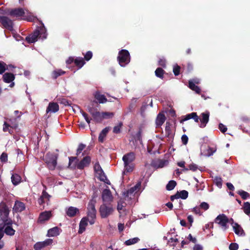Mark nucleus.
<instances>
[{
  "mask_svg": "<svg viewBox=\"0 0 250 250\" xmlns=\"http://www.w3.org/2000/svg\"><path fill=\"white\" fill-rule=\"evenodd\" d=\"M200 116L201 118H200L196 112H192L182 116L180 123L183 124L184 122L191 119H193L196 123H198L200 120L201 122L200 127L204 128L206 126L209 121V113L208 112H203L201 113Z\"/></svg>",
  "mask_w": 250,
  "mask_h": 250,
  "instance_id": "nucleus-1",
  "label": "nucleus"
},
{
  "mask_svg": "<svg viewBox=\"0 0 250 250\" xmlns=\"http://www.w3.org/2000/svg\"><path fill=\"white\" fill-rule=\"evenodd\" d=\"M47 35L46 28L42 23V26L37 27L33 33L26 37L25 40L29 43H34L37 41L38 38L45 39Z\"/></svg>",
  "mask_w": 250,
  "mask_h": 250,
  "instance_id": "nucleus-2",
  "label": "nucleus"
},
{
  "mask_svg": "<svg viewBox=\"0 0 250 250\" xmlns=\"http://www.w3.org/2000/svg\"><path fill=\"white\" fill-rule=\"evenodd\" d=\"M135 159V154L130 152L125 154L123 157V161L124 165V173L132 172L134 168V164L133 163Z\"/></svg>",
  "mask_w": 250,
  "mask_h": 250,
  "instance_id": "nucleus-3",
  "label": "nucleus"
},
{
  "mask_svg": "<svg viewBox=\"0 0 250 250\" xmlns=\"http://www.w3.org/2000/svg\"><path fill=\"white\" fill-rule=\"evenodd\" d=\"M58 157L57 154L51 152L46 153L43 160L49 169L53 170L55 169L57 164Z\"/></svg>",
  "mask_w": 250,
  "mask_h": 250,
  "instance_id": "nucleus-4",
  "label": "nucleus"
},
{
  "mask_svg": "<svg viewBox=\"0 0 250 250\" xmlns=\"http://www.w3.org/2000/svg\"><path fill=\"white\" fill-rule=\"evenodd\" d=\"M96 202L91 200L87 206V218L89 219V222L91 225L95 223V219L96 217V210L95 209Z\"/></svg>",
  "mask_w": 250,
  "mask_h": 250,
  "instance_id": "nucleus-5",
  "label": "nucleus"
},
{
  "mask_svg": "<svg viewBox=\"0 0 250 250\" xmlns=\"http://www.w3.org/2000/svg\"><path fill=\"white\" fill-rule=\"evenodd\" d=\"M117 60L121 66H125L130 61L129 52L125 49H122L119 52Z\"/></svg>",
  "mask_w": 250,
  "mask_h": 250,
  "instance_id": "nucleus-6",
  "label": "nucleus"
},
{
  "mask_svg": "<svg viewBox=\"0 0 250 250\" xmlns=\"http://www.w3.org/2000/svg\"><path fill=\"white\" fill-rule=\"evenodd\" d=\"M113 211L111 204L103 203L100 208V212L102 218H106Z\"/></svg>",
  "mask_w": 250,
  "mask_h": 250,
  "instance_id": "nucleus-7",
  "label": "nucleus"
},
{
  "mask_svg": "<svg viewBox=\"0 0 250 250\" xmlns=\"http://www.w3.org/2000/svg\"><path fill=\"white\" fill-rule=\"evenodd\" d=\"M214 221L225 229H226L228 227L227 224L229 223V219L224 214H221L218 215L215 218Z\"/></svg>",
  "mask_w": 250,
  "mask_h": 250,
  "instance_id": "nucleus-8",
  "label": "nucleus"
},
{
  "mask_svg": "<svg viewBox=\"0 0 250 250\" xmlns=\"http://www.w3.org/2000/svg\"><path fill=\"white\" fill-rule=\"evenodd\" d=\"M0 23L3 28L10 31L13 30V22L8 17L6 16H0Z\"/></svg>",
  "mask_w": 250,
  "mask_h": 250,
  "instance_id": "nucleus-9",
  "label": "nucleus"
},
{
  "mask_svg": "<svg viewBox=\"0 0 250 250\" xmlns=\"http://www.w3.org/2000/svg\"><path fill=\"white\" fill-rule=\"evenodd\" d=\"M102 197L104 203L111 204L113 201V196L109 189L103 190Z\"/></svg>",
  "mask_w": 250,
  "mask_h": 250,
  "instance_id": "nucleus-10",
  "label": "nucleus"
},
{
  "mask_svg": "<svg viewBox=\"0 0 250 250\" xmlns=\"http://www.w3.org/2000/svg\"><path fill=\"white\" fill-rule=\"evenodd\" d=\"M52 243V239H47L44 241L37 242L34 245V248L35 250H41L42 249L51 245Z\"/></svg>",
  "mask_w": 250,
  "mask_h": 250,
  "instance_id": "nucleus-11",
  "label": "nucleus"
},
{
  "mask_svg": "<svg viewBox=\"0 0 250 250\" xmlns=\"http://www.w3.org/2000/svg\"><path fill=\"white\" fill-rule=\"evenodd\" d=\"M9 209L8 207L4 203L0 204V218L10 219L8 218Z\"/></svg>",
  "mask_w": 250,
  "mask_h": 250,
  "instance_id": "nucleus-12",
  "label": "nucleus"
},
{
  "mask_svg": "<svg viewBox=\"0 0 250 250\" xmlns=\"http://www.w3.org/2000/svg\"><path fill=\"white\" fill-rule=\"evenodd\" d=\"M90 162L91 158L88 156H85L77 165V168L79 169H82L84 167H88Z\"/></svg>",
  "mask_w": 250,
  "mask_h": 250,
  "instance_id": "nucleus-13",
  "label": "nucleus"
},
{
  "mask_svg": "<svg viewBox=\"0 0 250 250\" xmlns=\"http://www.w3.org/2000/svg\"><path fill=\"white\" fill-rule=\"evenodd\" d=\"M52 214L50 211L42 212L40 214L38 222L41 223H44L49 220Z\"/></svg>",
  "mask_w": 250,
  "mask_h": 250,
  "instance_id": "nucleus-14",
  "label": "nucleus"
},
{
  "mask_svg": "<svg viewBox=\"0 0 250 250\" xmlns=\"http://www.w3.org/2000/svg\"><path fill=\"white\" fill-rule=\"evenodd\" d=\"M25 11L24 9L21 8H15L12 9L9 12L10 15L16 17H23Z\"/></svg>",
  "mask_w": 250,
  "mask_h": 250,
  "instance_id": "nucleus-15",
  "label": "nucleus"
},
{
  "mask_svg": "<svg viewBox=\"0 0 250 250\" xmlns=\"http://www.w3.org/2000/svg\"><path fill=\"white\" fill-rule=\"evenodd\" d=\"M25 209V204L21 201H16L15 203L13 211L15 212H20Z\"/></svg>",
  "mask_w": 250,
  "mask_h": 250,
  "instance_id": "nucleus-16",
  "label": "nucleus"
},
{
  "mask_svg": "<svg viewBox=\"0 0 250 250\" xmlns=\"http://www.w3.org/2000/svg\"><path fill=\"white\" fill-rule=\"evenodd\" d=\"M110 127L107 126L103 129L99 134L98 141L100 143H103L107 136V134L110 130Z\"/></svg>",
  "mask_w": 250,
  "mask_h": 250,
  "instance_id": "nucleus-17",
  "label": "nucleus"
},
{
  "mask_svg": "<svg viewBox=\"0 0 250 250\" xmlns=\"http://www.w3.org/2000/svg\"><path fill=\"white\" fill-rule=\"evenodd\" d=\"M89 221V219L87 218V217H83L81 221H80V223L79 224V229L78 231V233L79 234H82L83 233L86 229V227L87 226V221Z\"/></svg>",
  "mask_w": 250,
  "mask_h": 250,
  "instance_id": "nucleus-18",
  "label": "nucleus"
},
{
  "mask_svg": "<svg viewBox=\"0 0 250 250\" xmlns=\"http://www.w3.org/2000/svg\"><path fill=\"white\" fill-rule=\"evenodd\" d=\"M166 120L165 114L163 113H159L156 118L155 123L157 126H161Z\"/></svg>",
  "mask_w": 250,
  "mask_h": 250,
  "instance_id": "nucleus-19",
  "label": "nucleus"
},
{
  "mask_svg": "<svg viewBox=\"0 0 250 250\" xmlns=\"http://www.w3.org/2000/svg\"><path fill=\"white\" fill-rule=\"evenodd\" d=\"M59 109V106L57 103H50L48 104V106L46 109V112L48 113L49 112H56Z\"/></svg>",
  "mask_w": 250,
  "mask_h": 250,
  "instance_id": "nucleus-20",
  "label": "nucleus"
},
{
  "mask_svg": "<svg viewBox=\"0 0 250 250\" xmlns=\"http://www.w3.org/2000/svg\"><path fill=\"white\" fill-rule=\"evenodd\" d=\"M94 97L100 104H104L107 101L105 96L104 95L101 94L99 91H96L95 92Z\"/></svg>",
  "mask_w": 250,
  "mask_h": 250,
  "instance_id": "nucleus-21",
  "label": "nucleus"
},
{
  "mask_svg": "<svg viewBox=\"0 0 250 250\" xmlns=\"http://www.w3.org/2000/svg\"><path fill=\"white\" fill-rule=\"evenodd\" d=\"M79 212V209L73 207H69L66 211L67 215L70 217H73L75 216L76 214Z\"/></svg>",
  "mask_w": 250,
  "mask_h": 250,
  "instance_id": "nucleus-22",
  "label": "nucleus"
},
{
  "mask_svg": "<svg viewBox=\"0 0 250 250\" xmlns=\"http://www.w3.org/2000/svg\"><path fill=\"white\" fill-rule=\"evenodd\" d=\"M141 187V183H138L135 186L131 188L126 192L125 193V195L128 196L129 195L132 194L134 192H137L139 190Z\"/></svg>",
  "mask_w": 250,
  "mask_h": 250,
  "instance_id": "nucleus-23",
  "label": "nucleus"
},
{
  "mask_svg": "<svg viewBox=\"0 0 250 250\" xmlns=\"http://www.w3.org/2000/svg\"><path fill=\"white\" fill-rule=\"evenodd\" d=\"M3 81L6 83H10L15 79V75L11 73H6L2 76Z\"/></svg>",
  "mask_w": 250,
  "mask_h": 250,
  "instance_id": "nucleus-24",
  "label": "nucleus"
},
{
  "mask_svg": "<svg viewBox=\"0 0 250 250\" xmlns=\"http://www.w3.org/2000/svg\"><path fill=\"white\" fill-rule=\"evenodd\" d=\"M93 120L96 123H100L103 121L102 112L96 111L92 115Z\"/></svg>",
  "mask_w": 250,
  "mask_h": 250,
  "instance_id": "nucleus-25",
  "label": "nucleus"
},
{
  "mask_svg": "<svg viewBox=\"0 0 250 250\" xmlns=\"http://www.w3.org/2000/svg\"><path fill=\"white\" fill-rule=\"evenodd\" d=\"M12 222L11 219H6L5 218L0 219V230H3V229L7 225H12Z\"/></svg>",
  "mask_w": 250,
  "mask_h": 250,
  "instance_id": "nucleus-26",
  "label": "nucleus"
},
{
  "mask_svg": "<svg viewBox=\"0 0 250 250\" xmlns=\"http://www.w3.org/2000/svg\"><path fill=\"white\" fill-rule=\"evenodd\" d=\"M59 229L57 227H54L49 229L47 232V236L48 237L56 236L59 234Z\"/></svg>",
  "mask_w": 250,
  "mask_h": 250,
  "instance_id": "nucleus-27",
  "label": "nucleus"
},
{
  "mask_svg": "<svg viewBox=\"0 0 250 250\" xmlns=\"http://www.w3.org/2000/svg\"><path fill=\"white\" fill-rule=\"evenodd\" d=\"M17 125L12 126L10 125L6 122H4L3 125V130L4 132L8 131L10 134H12L13 133V129L16 128Z\"/></svg>",
  "mask_w": 250,
  "mask_h": 250,
  "instance_id": "nucleus-28",
  "label": "nucleus"
},
{
  "mask_svg": "<svg viewBox=\"0 0 250 250\" xmlns=\"http://www.w3.org/2000/svg\"><path fill=\"white\" fill-rule=\"evenodd\" d=\"M11 225H7L3 231L6 235L13 236L14 235L15 230L11 226Z\"/></svg>",
  "mask_w": 250,
  "mask_h": 250,
  "instance_id": "nucleus-29",
  "label": "nucleus"
},
{
  "mask_svg": "<svg viewBox=\"0 0 250 250\" xmlns=\"http://www.w3.org/2000/svg\"><path fill=\"white\" fill-rule=\"evenodd\" d=\"M233 228L235 233L239 235H241L244 233V230L241 226L237 223H234Z\"/></svg>",
  "mask_w": 250,
  "mask_h": 250,
  "instance_id": "nucleus-30",
  "label": "nucleus"
},
{
  "mask_svg": "<svg viewBox=\"0 0 250 250\" xmlns=\"http://www.w3.org/2000/svg\"><path fill=\"white\" fill-rule=\"evenodd\" d=\"M74 63L79 68H81L85 64V62L83 58L77 57L75 59Z\"/></svg>",
  "mask_w": 250,
  "mask_h": 250,
  "instance_id": "nucleus-31",
  "label": "nucleus"
},
{
  "mask_svg": "<svg viewBox=\"0 0 250 250\" xmlns=\"http://www.w3.org/2000/svg\"><path fill=\"white\" fill-rule=\"evenodd\" d=\"M11 180L13 185H17L21 181V177L18 174H14L11 176Z\"/></svg>",
  "mask_w": 250,
  "mask_h": 250,
  "instance_id": "nucleus-32",
  "label": "nucleus"
},
{
  "mask_svg": "<svg viewBox=\"0 0 250 250\" xmlns=\"http://www.w3.org/2000/svg\"><path fill=\"white\" fill-rule=\"evenodd\" d=\"M65 73V72L62 69H58L53 71L52 77L53 79H56L58 77L62 75Z\"/></svg>",
  "mask_w": 250,
  "mask_h": 250,
  "instance_id": "nucleus-33",
  "label": "nucleus"
},
{
  "mask_svg": "<svg viewBox=\"0 0 250 250\" xmlns=\"http://www.w3.org/2000/svg\"><path fill=\"white\" fill-rule=\"evenodd\" d=\"M165 71L161 67L157 68L155 71V74L157 77L163 79L164 77Z\"/></svg>",
  "mask_w": 250,
  "mask_h": 250,
  "instance_id": "nucleus-34",
  "label": "nucleus"
},
{
  "mask_svg": "<svg viewBox=\"0 0 250 250\" xmlns=\"http://www.w3.org/2000/svg\"><path fill=\"white\" fill-rule=\"evenodd\" d=\"M139 240L140 239L139 238L134 237L125 241V244L126 246H129L137 243Z\"/></svg>",
  "mask_w": 250,
  "mask_h": 250,
  "instance_id": "nucleus-35",
  "label": "nucleus"
},
{
  "mask_svg": "<svg viewBox=\"0 0 250 250\" xmlns=\"http://www.w3.org/2000/svg\"><path fill=\"white\" fill-rule=\"evenodd\" d=\"M177 183L176 181L174 180H171L168 182V184L166 186V189L167 190H171L174 189V188L176 186Z\"/></svg>",
  "mask_w": 250,
  "mask_h": 250,
  "instance_id": "nucleus-36",
  "label": "nucleus"
},
{
  "mask_svg": "<svg viewBox=\"0 0 250 250\" xmlns=\"http://www.w3.org/2000/svg\"><path fill=\"white\" fill-rule=\"evenodd\" d=\"M243 209L245 214L249 215L250 214V203L248 202H245Z\"/></svg>",
  "mask_w": 250,
  "mask_h": 250,
  "instance_id": "nucleus-37",
  "label": "nucleus"
},
{
  "mask_svg": "<svg viewBox=\"0 0 250 250\" xmlns=\"http://www.w3.org/2000/svg\"><path fill=\"white\" fill-rule=\"evenodd\" d=\"M165 131H166V135L167 137H171L173 136L171 127L170 126L169 124L168 123H167V124H166Z\"/></svg>",
  "mask_w": 250,
  "mask_h": 250,
  "instance_id": "nucleus-38",
  "label": "nucleus"
},
{
  "mask_svg": "<svg viewBox=\"0 0 250 250\" xmlns=\"http://www.w3.org/2000/svg\"><path fill=\"white\" fill-rule=\"evenodd\" d=\"M8 69V65L4 62L0 61V74H2Z\"/></svg>",
  "mask_w": 250,
  "mask_h": 250,
  "instance_id": "nucleus-39",
  "label": "nucleus"
},
{
  "mask_svg": "<svg viewBox=\"0 0 250 250\" xmlns=\"http://www.w3.org/2000/svg\"><path fill=\"white\" fill-rule=\"evenodd\" d=\"M114 115V113L113 112H102V117L103 120L104 119H110L113 117Z\"/></svg>",
  "mask_w": 250,
  "mask_h": 250,
  "instance_id": "nucleus-40",
  "label": "nucleus"
},
{
  "mask_svg": "<svg viewBox=\"0 0 250 250\" xmlns=\"http://www.w3.org/2000/svg\"><path fill=\"white\" fill-rule=\"evenodd\" d=\"M237 193L241 196L243 200H246L250 197V194L249 193L242 190H239Z\"/></svg>",
  "mask_w": 250,
  "mask_h": 250,
  "instance_id": "nucleus-41",
  "label": "nucleus"
},
{
  "mask_svg": "<svg viewBox=\"0 0 250 250\" xmlns=\"http://www.w3.org/2000/svg\"><path fill=\"white\" fill-rule=\"evenodd\" d=\"M98 175V178L102 181H103L107 184L108 183L106 182V181H108L104 171H102V172H98L97 173Z\"/></svg>",
  "mask_w": 250,
  "mask_h": 250,
  "instance_id": "nucleus-42",
  "label": "nucleus"
},
{
  "mask_svg": "<svg viewBox=\"0 0 250 250\" xmlns=\"http://www.w3.org/2000/svg\"><path fill=\"white\" fill-rule=\"evenodd\" d=\"M77 158L76 157H69V164H68V167L74 168L76 167H77V165L76 164L72 165V163L75 160H77Z\"/></svg>",
  "mask_w": 250,
  "mask_h": 250,
  "instance_id": "nucleus-43",
  "label": "nucleus"
},
{
  "mask_svg": "<svg viewBox=\"0 0 250 250\" xmlns=\"http://www.w3.org/2000/svg\"><path fill=\"white\" fill-rule=\"evenodd\" d=\"M214 183L218 187L221 188L222 186V179L221 177H216L214 179Z\"/></svg>",
  "mask_w": 250,
  "mask_h": 250,
  "instance_id": "nucleus-44",
  "label": "nucleus"
},
{
  "mask_svg": "<svg viewBox=\"0 0 250 250\" xmlns=\"http://www.w3.org/2000/svg\"><path fill=\"white\" fill-rule=\"evenodd\" d=\"M188 192L185 190H183L180 192H179V196H180V198H182V199H187L188 197Z\"/></svg>",
  "mask_w": 250,
  "mask_h": 250,
  "instance_id": "nucleus-45",
  "label": "nucleus"
},
{
  "mask_svg": "<svg viewBox=\"0 0 250 250\" xmlns=\"http://www.w3.org/2000/svg\"><path fill=\"white\" fill-rule=\"evenodd\" d=\"M181 67L178 64H175L173 66V72L175 76H178L180 74Z\"/></svg>",
  "mask_w": 250,
  "mask_h": 250,
  "instance_id": "nucleus-46",
  "label": "nucleus"
},
{
  "mask_svg": "<svg viewBox=\"0 0 250 250\" xmlns=\"http://www.w3.org/2000/svg\"><path fill=\"white\" fill-rule=\"evenodd\" d=\"M122 125L123 124L120 123L114 127L113 132L116 134L119 133L121 132V128Z\"/></svg>",
  "mask_w": 250,
  "mask_h": 250,
  "instance_id": "nucleus-47",
  "label": "nucleus"
},
{
  "mask_svg": "<svg viewBox=\"0 0 250 250\" xmlns=\"http://www.w3.org/2000/svg\"><path fill=\"white\" fill-rule=\"evenodd\" d=\"M36 19V17L31 15L27 16H23V18H21L22 20H26L28 21H34Z\"/></svg>",
  "mask_w": 250,
  "mask_h": 250,
  "instance_id": "nucleus-48",
  "label": "nucleus"
},
{
  "mask_svg": "<svg viewBox=\"0 0 250 250\" xmlns=\"http://www.w3.org/2000/svg\"><path fill=\"white\" fill-rule=\"evenodd\" d=\"M199 207L200 209H202L204 210H207L209 208V206L208 204L206 202H202L199 205Z\"/></svg>",
  "mask_w": 250,
  "mask_h": 250,
  "instance_id": "nucleus-49",
  "label": "nucleus"
},
{
  "mask_svg": "<svg viewBox=\"0 0 250 250\" xmlns=\"http://www.w3.org/2000/svg\"><path fill=\"white\" fill-rule=\"evenodd\" d=\"M85 147V145L83 144H79L77 150L76 155H79L82 151L83 150V149Z\"/></svg>",
  "mask_w": 250,
  "mask_h": 250,
  "instance_id": "nucleus-50",
  "label": "nucleus"
},
{
  "mask_svg": "<svg viewBox=\"0 0 250 250\" xmlns=\"http://www.w3.org/2000/svg\"><path fill=\"white\" fill-rule=\"evenodd\" d=\"M92 56H93V54H92V52L90 51H88L84 55V59L86 61H88L89 60H90L91 59Z\"/></svg>",
  "mask_w": 250,
  "mask_h": 250,
  "instance_id": "nucleus-51",
  "label": "nucleus"
},
{
  "mask_svg": "<svg viewBox=\"0 0 250 250\" xmlns=\"http://www.w3.org/2000/svg\"><path fill=\"white\" fill-rule=\"evenodd\" d=\"M189 168H185L183 170L188 171V169L192 170L193 171H196L197 169V166L194 164H190L188 167Z\"/></svg>",
  "mask_w": 250,
  "mask_h": 250,
  "instance_id": "nucleus-52",
  "label": "nucleus"
},
{
  "mask_svg": "<svg viewBox=\"0 0 250 250\" xmlns=\"http://www.w3.org/2000/svg\"><path fill=\"white\" fill-rule=\"evenodd\" d=\"M158 65L165 68L166 67V60L164 58L160 59L158 61Z\"/></svg>",
  "mask_w": 250,
  "mask_h": 250,
  "instance_id": "nucleus-53",
  "label": "nucleus"
},
{
  "mask_svg": "<svg viewBox=\"0 0 250 250\" xmlns=\"http://www.w3.org/2000/svg\"><path fill=\"white\" fill-rule=\"evenodd\" d=\"M94 170L95 171V172H96V173H98V172H102V171L103 169L100 166V165H99V163H96L95 166H94Z\"/></svg>",
  "mask_w": 250,
  "mask_h": 250,
  "instance_id": "nucleus-54",
  "label": "nucleus"
},
{
  "mask_svg": "<svg viewBox=\"0 0 250 250\" xmlns=\"http://www.w3.org/2000/svg\"><path fill=\"white\" fill-rule=\"evenodd\" d=\"M238 248V245L235 243H232L229 246V249L230 250H237Z\"/></svg>",
  "mask_w": 250,
  "mask_h": 250,
  "instance_id": "nucleus-55",
  "label": "nucleus"
},
{
  "mask_svg": "<svg viewBox=\"0 0 250 250\" xmlns=\"http://www.w3.org/2000/svg\"><path fill=\"white\" fill-rule=\"evenodd\" d=\"M216 150V148L208 147L207 149V155L210 156L212 155Z\"/></svg>",
  "mask_w": 250,
  "mask_h": 250,
  "instance_id": "nucleus-56",
  "label": "nucleus"
},
{
  "mask_svg": "<svg viewBox=\"0 0 250 250\" xmlns=\"http://www.w3.org/2000/svg\"><path fill=\"white\" fill-rule=\"evenodd\" d=\"M0 160L2 162H6L7 161L8 157L7 153L3 152L0 157Z\"/></svg>",
  "mask_w": 250,
  "mask_h": 250,
  "instance_id": "nucleus-57",
  "label": "nucleus"
},
{
  "mask_svg": "<svg viewBox=\"0 0 250 250\" xmlns=\"http://www.w3.org/2000/svg\"><path fill=\"white\" fill-rule=\"evenodd\" d=\"M81 113L82 114V115L84 117V119L85 120L86 122L89 125V124L90 123L91 119H90L88 117V114L83 111H82Z\"/></svg>",
  "mask_w": 250,
  "mask_h": 250,
  "instance_id": "nucleus-58",
  "label": "nucleus"
},
{
  "mask_svg": "<svg viewBox=\"0 0 250 250\" xmlns=\"http://www.w3.org/2000/svg\"><path fill=\"white\" fill-rule=\"evenodd\" d=\"M182 142L184 145H186L188 144V138L187 135L184 134L181 137Z\"/></svg>",
  "mask_w": 250,
  "mask_h": 250,
  "instance_id": "nucleus-59",
  "label": "nucleus"
},
{
  "mask_svg": "<svg viewBox=\"0 0 250 250\" xmlns=\"http://www.w3.org/2000/svg\"><path fill=\"white\" fill-rule=\"evenodd\" d=\"M59 101L61 104H64V105H70L71 104L69 101L64 98L60 99Z\"/></svg>",
  "mask_w": 250,
  "mask_h": 250,
  "instance_id": "nucleus-60",
  "label": "nucleus"
},
{
  "mask_svg": "<svg viewBox=\"0 0 250 250\" xmlns=\"http://www.w3.org/2000/svg\"><path fill=\"white\" fill-rule=\"evenodd\" d=\"M219 129L223 133L226 132L227 130V127L222 123L219 124Z\"/></svg>",
  "mask_w": 250,
  "mask_h": 250,
  "instance_id": "nucleus-61",
  "label": "nucleus"
},
{
  "mask_svg": "<svg viewBox=\"0 0 250 250\" xmlns=\"http://www.w3.org/2000/svg\"><path fill=\"white\" fill-rule=\"evenodd\" d=\"M41 196L42 198H44V200L46 199L47 201L49 200V198L50 197V195H49L45 190L42 191Z\"/></svg>",
  "mask_w": 250,
  "mask_h": 250,
  "instance_id": "nucleus-62",
  "label": "nucleus"
},
{
  "mask_svg": "<svg viewBox=\"0 0 250 250\" xmlns=\"http://www.w3.org/2000/svg\"><path fill=\"white\" fill-rule=\"evenodd\" d=\"M199 206L198 207H195L192 209V211L194 212L196 214H199L200 215H202V213L201 212V210Z\"/></svg>",
  "mask_w": 250,
  "mask_h": 250,
  "instance_id": "nucleus-63",
  "label": "nucleus"
},
{
  "mask_svg": "<svg viewBox=\"0 0 250 250\" xmlns=\"http://www.w3.org/2000/svg\"><path fill=\"white\" fill-rule=\"evenodd\" d=\"M193 250H203V248L200 244H195L193 248Z\"/></svg>",
  "mask_w": 250,
  "mask_h": 250,
  "instance_id": "nucleus-64",
  "label": "nucleus"
}]
</instances>
